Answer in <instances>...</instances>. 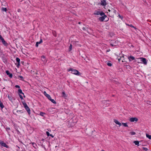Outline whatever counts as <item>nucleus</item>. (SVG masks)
Segmentation results:
<instances>
[{
	"label": "nucleus",
	"mask_w": 151,
	"mask_h": 151,
	"mask_svg": "<svg viewBox=\"0 0 151 151\" xmlns=\"http://www.w3.org/2000/svg\"><path fill=\"white\" fill-rule=\"evenodd\" d=\"M19 77L21 78V80H23V77L22 76H19Z\"/></svg>",
	"instance_id": "nucleus-39"
},
{
	"label": "nucleus",
	"mask_w": 151,
	"mask_h": 151,
	"mask_svg": "<svg viewBox=\"0 0 151 151\" xmlns=\"http://www.w3.org/2000/svg\"><path fill=\"white\" fill-rule=\"evenodd\" d=\"M114 122L116 124L119 125V126L121 125V123L119 122L117 120L115 119L114 120Z\"/></svg>",
	"instance_id": "nucleus-17"
},
{
	"label": "nucleus",
	"mask_w": 151,
	"mask_h": 151,
	"mask_svg": "<svg viewBox=\"0 0 151 151\" xmlns=\"http://www.w3.org/2000/svg\"><path fill=\"white\" fill-rule=\"evenodd\" d=\"M20 10V9L18 10V12H19V10Z\"/></svg>",
	"instance_id": "nucleus-51"
},
{
	"label": "nucleus",
	"mask_w": 151,
	"mask_h": 151,
	"mask_svg": "<svg viewBox=\"0 0 151 151\" xmlns=\"http://www.w3.org/2000/svg\"><path fill=\"white\" fill-rule=\"evenodd\" d=\"M101 5L103 6H106V3L105 0H102L101 1Z\"/></svg>",
	"instance_id": "nucleus-13"
},
{
	"label": "nucleus",
	"mask_w": 151,
	"mask_h": 151,
	"mask_svg": "<svg viewBox=\"0 0 151 151\" xmlns=\"http://www.w3.org/2000/svg\"><path fill=\"white\" fill-rule=\"evenodd\" d=\"M42 39H41L40 41L39 42H37L36 43L35 46L36 47H37L38 46V44L42 43Z\"/></svg>",
	"instance_id": "nucleus-15"
},
{
	"label": "nucleus",
	"mask_w": 151,
	"mask_h": 151,
	"mask_svg": "<svg viewBox=\"0 0 151 151\" xmlns=\"http://www.w3.org/2000/svg\"><path fill=\"white\" fill-rule=\"evenodd\" d=\"M3 38L2 37V36L1 35H0V39L1 40L2 39H3Z\"/></svg>",
	"instance_id": "nucleus-43"
},
{
	"label": "nucleus",
	"mask_w": 151,
	"mask_h": 151,
	"mask_svg": "<svg viewBox=\"0 0 151 151\" xmlns=\"http://www.w3.org/2000/svg\"><path fill=\"white\" fill-rule=\"evenodd\" d=\"M6 129L7 131H7L8 130H10V128L9 127H6Z\"/></svg>",
	"instance_id": "nucleus-42"
},
{
	"label": "nucleus",
	"mask_w": 151,
	"mask_h": 151,
	"mask_svg": "<svg viewBox=\"0 0 151 151\" xmlns=\"http://www.w3.org/2000/svg\"><path fill=\"white\" fill-rule=\"evenodd\" d=\"M133 142L136 145H137L138 146H139V141H135Z\"/></svg>",
	"instance_id": "nucleus-19"
},
{
	"label": "nucleus",
	"mask_w": 151,
	"mask_h": 151,
	"mask_svg": "<svg viewBox=\"0 0 151 151\" xmlns=\"http://www.w3.org/2000/svg\"><path fill=\"white\" fill-rule=\"evenodd\" d=\"M45 114L44 113V112H41L40 113V115L42 116H44V115Z\"/></svg>",
	"instance_id": "nucleus-25"
},
{
	"label": "nucleus",
	"mask_w": 151,
	"mask_h": 151,
	"mask_svg": "<svg viewBox=\"0 0 151 151\" xmlns=\"http://www.w3.org/2000/svg\"><path fill=\"white\" fill-rule=\"evenodd\" d=\"M142 149L143 150H145V151H147L148 150V149L146 147H143Z\"/></svg>",
	"instance_id": "nucleus-34"
},
{
	"label": "nucleus",
	"mask_w": 151,
	"mask_h": 151,
	"mask_svg": "<svg viewBox=\"0 0 151 151\" xmlns=\"http://www.w3.org/2000/svg\"><path fill=\"white\" fill-rule=\"evenodd\" d=\"M119 18H120L121 19H123V17L120 16V15H119Z\"/></svg>",
	"instance_id": "nucleus-41"
},
{
	"label": "nucleus",
	"mask_w": 151,
	"mask_h": 151,
	"mask_svg": "<svg viewBox=\"0 0 151 151\" xmlns=\"http://www.w3.org/2000/svg\"><path fill=\"white\" fill-rule=\"evenodd\" d=\"M2 43L5 46H7L8 45V44L6 42V41L4 40V38L2 39V40H1Z\"/></svg>",
	"instance_id": "nucleus-16"
},
{
	"label": "nucleus",
	"mask_w": 151,
	"mask_h": 151,
	"mask_svg": "<svg viewBox=\"0 0 151 151\" xmlns=\"http://www.w3.org/2000/svg\"><path fill=\"white\" fill-rule=\"evenodd\" d=\"M24 97H25V96H24Z\"/></svg>",
	"instance_id": "nucleus-53"
},
{
	"label": "nucleus",
	"mask_w": 151,
	"mask_h": 151,
	"mask_svg": "<svg viewBox=\"0 0 151 151\" xmlns=\"http://www.w3.org/2000/svg\"><path fill=\"white\" fill-rule=\"evenodd\" d=\"M63 96L64 97H65L66 95L65 94V93L64 92H63L62 93Z\"/></svg>",
	"instance_id": "nucleus-35"
},
{
	"label": "nucleus",
	"mask_w": 151,
	"mask_h": 151,
	"mask_svg": "<svg viewBox=\"0 0 151 151\" xmlns=\"http://www.w3.org/2000/svg\"><path fill=\"white\" fill-rule=\"evenodd\" d=\"M72 45L71 44H70L69 48V51H70L72 49Z\"/></svg>",
	"instance_id": "nucleus-29"
},
{
	"label": "nucleus",
	"mask_w": 151,
	"mask_h": 151,
	"mask_svg": "<svg viewBox=\"0 0 151 151\" xmlns=\"http://www.w3.org/2000/svg\"><path fill=\"white\" fill-rule=\"evenodd\" d=\"M19 96L21 99H23L22 96L20 94H19Z\"/></svg>",
	"instance_id": "nucleus-40"
},
{
	"label": "nucleus",
	"mask_w": 151,
	"mask_h": 151,
	"mask_svg": "<svg viewBox=\"0 0 151 151\" xmlns=\"http://www.w3.org/2000/svg\"><path fill=\"white\" fill-rule=\"evenodd\" d=\"M128 59L129 60V61L131 60V59L132 60H134L135 59L134 57L133 56H130L129 57H128Z\"/></svg>",
	"instance_id": "nucleus-20"
},
{
	"label": "nucleus",
	"mask_w": 151,
	"mask_h": 151,
	"mask_svg": "<svg viewBox=\"0 0 151 151\" xmlns=\"http://www.w3.org/2000/svg\"><path fill=\"white\" fill-rule=\"evenodd\" d=\"M108 11L109 12H107L108 15L112 17H113L116 13V11L114 8H111L110 9H108Z\"/></svg>",
	"instance_id": "nucleus-1"
},
{
	"label": "nucleus",
	"mask_w": 151,
	"mask_h": 151,
	"mask_svg": "<svg viewBox=\"0 0 151 151\" xmlns=\"http://www.w3.org/2000/svg\"><path fill=\"white\" fill-rule=\"evenodd\" d=\"M129 134L132 135H134L136 133L133 132H129Z\"/></svg>",
	"instance_id": "nucleus-27"
},
{
	"label": "nucleus",
	"mask_w": 151,
	"mask_h": 151,
	"mask_svg": "<svg viewBox=\"0 0 151 151\" xmlns=\"http://www.w3.org/2000/svg\"><path fill=\"white\" fill-rule=\"evenodd\" d=\"M19 140V141L21 143H22V144H23V143H22V142L21 141Z\"/></svg>",
	"instance_id": "nucleus-48"
},
{
	"label": "nucleus",
	"mask_w": 151,
	"mask_h": 151,
	"mask_svg": "<svg viewBox=\"0 0 151 151\" xmlns=\"http://www.w3.org/2000/svg\"><path fill=\"white\" fill-rule=\"evenodd\" d=\"M130 26L132 27H133V28H134L135 29L136 28L134 26H133L132 25V24H131V25H130Z\"/></svg>",
	"instance_id": "nucleus-44"
},
{
	"label": "nucleus",
	"mask_w": 151,
	"mask_h": 151,
	"mask_svg": "<svg viewBox=\"0 0 151 151\" xmlns=\"http://www.w3.org/2000/svg\"><path fill=\"white\" fill-rule=\"evenodd\" d=\"M100 13L99 11H96L94 13V14L95 15H98L100 14Z\"/></svg>",
	"instance_id": "nucleus-26"
},
{
	"label": "nucleus",
	"mask_w": 151,
	"mask_h": 151,
	"mask_svg": "<svg viewBox=\"0 0 151 151\" xmlns=\"http://www.w3.org/2000/svg\"><path fill=\"white\" fill-rule=\"evenodd\" d=\"M32 144L33 145V146L35 148L37 146L36 144L34 142L32 143Z\"/></svg>",
	"instance_id": "nucleus-30"
},
{
	"label": "nucleus",
	"mask_w": 151,
	"mask_h": 151,
	"mask_svg": "<svg viewBox=\"0 0 151 151\" xmlns=\"http://www.w3.org/2000/svg\"><path fill=\"white\" fill-rule=\"evenodd\" d=\"M20 112L21 113L23 112V111H22V110H19V111L17 110L16 111L17 113H15V111H13V113L14 114H15L16 115H17V113H18V112Z\"/></svg>",
	"instance_id": "nucleus-18"
},
{
	"label": "nucleus",
	"mask_w": 151,
	"mask_h": 151,
	"mask_svg": "<svg viewBox=\"0 0 151 151\" xmlns=\"http://www.w3.org/2000/svg\"><path fill=\"white\" fill-rule=\"evenodd\" d=\"M46 134H47V135L48 136H49L50 135V133L49 132H46Z\"/></svg>",
	"instance_id": "nucleus-37"
},
{
	"label": "nucleus",
	"mask_w": 151,
	"mask_h": 151,
	"mask_svg": "<svg viewBox=\"0 0 151 151\" xmlns=\"http://www.w3.org/2000/svg\"><path fill=\"white\" fill-rule=\"evenodd\" d=\"M1 81V78H0V81Z\"/></svg>",
	"instance_id": "nucleus-55"
},
{
	"label": "nucleus",
	"mask_w": 151,
	"mask_h": 151,
	"mask_svg": "<svg viewBox=\"0 0 151 151\" xmlns=\"http://www.w3.org/2000/svg\"><path fill=\"white\" fill-rule=\"evenodd\" d=\"M21 63H22L23 65V64H24V61H22V62H21Z\"/></svg>",
	"instance_id": "nucleus-47"
},
{
	"label": "nucleus",
	"mask_w": 151,
	"mask_h": 151,
	"mask_svg": "<svg viewBox=\"0 0 151 151\" xmlns=\"http://www.w3.org/2000/svg\"><path fill=\"white\" fill-rule=\"evenodd\" d=\"M41 59L42 61L43 62V63L44 64H45L47 60H46L45 57L44 56H42L41 57Z\"/></svg>",
	"instance_id": "nucleus-5"
},
{
	"label": "nucleus",
	"mask_w": 151,
	"mask_h": 151,
	"mask_svg": "<svg viewBox=\"0 0 151 151\" xmlns=\"http://www.w3.org/2000/svg\"><path fill=\"white\" fill-rule=\"evenodd\" d=\"M0 107L2 109L4 107V106L3 104L0 101Z\"/></svg>",
	"instance_id": "nucleus-21"
},
{
	"label": "nucleus",
	"mask_w": 151,
	"mask_h": 151,
	"mask_svg": "<svg viewBox=\"0 0 151 151\" xmlns=\"http://www.w3.org/2000/svg\"><path fill=\"white\" fill-rule=\"evenodd\" d=\"M106 17H107V16L106 15H104L103 16L100 17L99 19L101 21H103Z\"/></svg>",
	"instance_id": "nucleus-9"
},
{
	"label": "nucleus",
	"mask_w": 151,
	"mask_h": 151,
	"mask_svg": "<svg viewBox=\"0 0 151 151\" xmlns=\"http://www.w3.org/2000/svg\"><path fill=\"white\" fill-rule=\"evenodd\" d=\"M18 91L19 93H21L24 95V93L22 92V90L21 89H19Z\"/></svg>",
	"instance_id": "nucleus-23"
},
{
	"label": "nucleus",
	"mask_w": 151,
	"mask_h": 151,
	"mask_svg": "<svg viewBox=\"0 0 151 151\" xmlns=\"http://www.w3.org/2000/svg\"><path fill=\"white\" fill-rule=\"evenodd\" d=\"M1 10L3 11H4L6 12L7 11V9L6 8H4L2 7L1 9Z\"/></svg>",
	"instance_id": "nucleus-28"
},
{
	"label": "nucleus",
	"mask_w": 151,
	"mask_h": 151,
	"mask_svg": "<svg viewBox=\"0 0 151 151\" xmlns=\"http://www.w3.org/2000/svg\"><path fill=\"white\" fill-rule=\"evenodd\" d=\"M110 45H111L112 46V47L114 46H116V45H114V44H110Z\"/></svg>",
	"instance_id": "nucleus-45"
},
{
	"label": "nucleus",
	"mask_w": 151,
	"mask_h": 151,
	"mask_svg": "<svg viewBox=\"0 0 151 151\" xmlns=\"http://www.w3.org/2000/svg\"><path fill=\"white\" fill-rule=\"evenodd\" d=\"M49 100L53 104H56V102L53 99H51H51Z\"/></svg>",
	"instance_id": "nucleus-22"
},
{
	"label": "nucleus",
	"mask_w": 151,
	"mask_h": 151,
	"mask_svg": "<svg viewBox=\"0 0 151 151\" xmlns=\"http://www.w3.org/2000/svg\"><path fill=\"white\" fill-rule=\"evenodd\" d=\"M87 29H88V27H83L82 28V29L83 30L86 31Z\"/></svg>",
	"instance_id": "nucleus-31"
},
{
	"label": "nucleus",
	"mask_w": 151,
	"mask_h": 151,
	"mask_svg": "<svg viewBox=\"0 0 151 151\" xmlns=\"http://www.w3.org/2000/svg\"><path fill=\"white\" fill-rule=\"evenodd\" d=\"M50 136H51L52 138H53L54 137V136L52 134H50Z\"/></svg>",
	"instance_id": "nucleus-46"
},
{
	"label": "nucleus",
	"mask_w": 151,
	"mask_h": 151,
	"mask_svg": "<svg viewBox=\"0 0 151 151\" xmlns=\"http://www.w3.org/2000/svg\"><path fill=\"white\" fill-rule=\"evenodd\" d=\"M44 94L48 98V99H51V97L49 95L47 94L45 91L44 92Z\"/></svg>",
	"instance_id": "nucleus-14"
},
{
	"label": "nucleus",
	"mask_w": 151,
	"mask_h": 151,
	"mask_svg": "<svg viewBox=\"0 0 151 151\" xmlns=\"http://www.w3.org/2000/svg\"><path fill=\"white\" fill-rule=\"evenodd\" d=\"M140 59L141 60V61L143 62V63L145 65H146L147 64V61L146 58H140Z\"/></svg>",
	"instance_id": "nucleus-7"
},
{
	"label": "nucleus",
	"mask_w": 151,
	"mask_h": 151,
	"mask_svg": "<svg viewBox=\"0 0 151 151\" xmlns=\"http://www.w3.org/2000/svg\"><path fill=\"white\" fill-rule=\"evenodd\" d=\"M1 58L2 59L4 63H6L7 62L6 56L2 54L1 55Z\"/></svg>",
	"instance_id": "nucleus-6"
},
{
	"label": "nucleus",
	"mask_w": 151,
	"mask_h": 151,
	"mask_svg": "<svg viewBox=\"0 0 151 151\" xmlns=\"http://www.w3.org/2000/svg\"><path fill=\"white\" fill-rule=\"evenodd\" d=\"M16 61L18 63V64L17 65V66L19 68V66L20 65V59L19 58H17L16 59Z\"/></svg>",
	"instance_id": "nucleus-11"
},
{
	"label": "nucleus",
	"mask_w": 151,
	"mask_h": 151,
	"mask_svg": "<svg viewBox=\"0 0 151 151\" xmlns=\"http://www.w3.org/2000/svg\"><path fill=\"white\" fill-rule=\"evenodd\" d=\"M17 147H18V148L19 149V148H20V147H19V146H17Z\"/></svg>",
	"instance_id": "nucleus-50"
},
{
	"label": "nucleus",
	"mask_w": 151,
	"mask_h": 151,
	"mask_svg": "<svg viewBox=\"0 0 151 151\" xmlns=\"http://www.w3.org/2000/svg\"><path fill=\"white\" fill-rule=\"evenodd\" d=\"M23 105L29 114H30V109L25 102H22Z\"/></svg>",
	"instance_id": "nucleus-3"
},
{
	"label": "nucleus",
	"mask_w": 151,
	"mask_h": 151,
	"mask_svg": "<svg viewBox=\"0 0 151 151\" xmlns=\"http://www.w3.org/2000/svg\"><path fill=\"white\" fill-rule=\"evenodd\" d=\"M68 71H71L72 73L77 75H80L81 74V73L78 70L76 69L70 68L68 70Z\"/></svg>",
	"instance_id": "nucleus-2"
},
{
	"label": "nucleus",
	"mask_w": 151,
	"mask_h": 151,
	"mask_svg": "<svg viewBox=\"0 0 151 151\" xmlns=\"http://www.w3.org/2000/svg\"><path fill=\"white\" fill-rule=\"evenodd\" d=\"M81 23L80 22H78V24H80Z\"/></svg>",
	"instance_id": "nucleus-52"
},
{
	"label": "nucleus",
	"mask_w": 151,
	"mask_h": 151,
	"mask_svg": "<svg viewBox=\"0 0 151 151\" xmlns=\"http://www.w3.org/2000/svg\"><path fill=\"white\" fill-rule=\"evenodd\" d=\"M101 151H104V150H102Z\"/></svg>",
	"instance_id": "nucleus-54"
},
{
	"label": "nucleus",
	"mask_w": 151,
	"mask_h": 151,
	"mask_svg": "<svg viewBox=\"0 0 151 151\" xmlns=\"http://www.w3.org/2000/svg\"><path fill=\"white\" fill-rule=\"evenodd\" d=\"M100 14L101 15V16H104V15H105V14L104 12H100Z\"/></svg>",
	"instance_id": "nucleus-33"
},
{
	"label": "nucleus",
	"mask_w": 151,
	"mask_h": 151,
	"mask_svg": "<svg viewBox=\"0 0 151 151\" xmlns=\"http://www.w3.org/2000/svg\"><path fill=\"white\" fill-rule=\"evenodd\" d=\"M138 120V119L136 117H132L130 119V121L131 122H137Z\"/></svg>",
	"instance_id": "nucleus-8"
},
{
	"label": "nucleus",
	"mask_w": 151,
	"mask_h": 151,
	"mask_svg": "<svg viewBox=\"0 0 151 151\" xmlns=\"http://www.w3.org/2000/svg\"><path fill=\"white\" fill-rule=\"evenodd\" d=\"M107 65L109 66H111V65H112V64L111 63H107Z\"/></svg>",
	"instance_id": "nucleus-36"
},
{
	"label": "nucleus",
	"mask_w": 151,
	"mask_h": 151,
	"mask_svg": "<svg viewBox=\"0 0 151 151\" xmlns=\"http://www.w3.org/2000/svg\"><path fill=\"white\" fill-rule=\"evenodd\" d=\"M146 137L148 138L149 139H151V135H149L147 134H146Z\"/></svg>",
	"instance_id": "nucleus-24"
},
{
	"label": "nucleus",
	"mask_w": 151,
	"mask_h": 151,
	"mask_svg": "<svg viewBox=\"0 0 151 151\" xmlns=\"http://www.w3.org/2000/svg\"><path fill=\"white\" fill-rule=\"evenodd\" d=\"M6 73L7 74V75H8L11 78H12V74L11 73H9V71L8 70H6Z\"/></svg>",
	"instance_id": "nucleus-10"
},
{
	"label": "nucleus",
	"mask_w": 151,
	"mask_h": 151,
	"mask_svg": "<svg viewBox=\"0 0 151 151\" xmlns=\"http://www.w3.org/2000/svg\"><path fill=\"white\" fill-rule=\"evenodd\" d=\"M8 98L9 99V100L12 102V100L13 99V97L11 96V95L10 94H8L7 96Z\"/></svg>",
	"instance_id": "nucleus-12"
},
{
	"label": "nucleus",
	"mask_w": 151,
	"mask_h": 151,
	"mask_svg": "<svg viewBox=\"0 0 151 151\" xmlns=\"http://www.w3.org/2000/svg\"><path fill=\"white\" fill-rule=\"evenodd\" d=\"M122 124L124 125V126L126 127H128V126L127 125L126 123H122Z\"/></svg>",
	"instance_id": "nucleus-32"
},
{
	"label": "nucleus",
	"mask_w": 151,
	"mask_h": 151,
	"mask_svg": "<svg viewBox=\"0 0 151 151\" xmlns=\"http://www.w3.org/2000/svg\"><path fill=\"white\" fill-rule=\"evenodd\" d=\"M120 59H121V58H119L118 59V60L119 61H120Z\"/></svg>",
	"instance_id": "nucleus-49"
},
{
	"label": "nucleus",
	"mask_w": 151,
	"mask_h": 151,
	"mask_svg": "<svg viewBox=\"0 0 151 151\" xmlns=\"http://www.w3.org/2000/svg\"><path fill=\"white\" fill-rule=\"evenodd\" d=\"M0 144L3 147H5L6 148H9V146L7 145L5 143H4L3 141H0Z\"/></svg>",
	"instance_id": "nucleus-4"
},
{
	"label": "nucleus",
	"mask_w": 151,
	"mask_h": 151,
	"mask_svg": "<svg viewBox=\"0 0 151 151\" xmlns=\"http://www.w3.org/2000/svg\"><path fill=\"white\" fill-rule=\"evenodd\" d=\"M15 87L17 88H20V87L18 85H16L15 86Z\"/></svg>",
	"instance_id": "nucleus-38"
}]
</instances>
